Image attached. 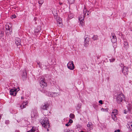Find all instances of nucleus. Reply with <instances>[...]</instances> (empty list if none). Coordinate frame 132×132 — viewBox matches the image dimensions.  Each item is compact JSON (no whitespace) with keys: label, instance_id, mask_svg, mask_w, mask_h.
Returning <instances> with one entry per match:
<instances>
[{"label":"nucleus","instance_id":"nucleus-1","mask_svg":"<svg viewBox=\"0 0 132 132\" xmlns=\"http://www.w3.org/2000/svg\"><path fill=\"white\" fill-rule=\"evenodd\" d=\"M88 12L89 11H87L86 9L84 8L83 10V14L84 15H81L79 18V20L80 21V24L81 26H83L84 25V16L86 15V14L87 13V15H89Z\"/></svg>","mask_w":132,"mask_h":132},{"label":"nucleus","instance_id":"nucleus-2","mask_svg":"<svg viewBox=\"0 0 132 132\" xmlns=\"http://www.w3.org/2000/svg\"><path fill=\"white\" fill-rule=\"evenodd\" d=\"M12 25L11 23H7L6 24V33L7 35H11L12 33Z\"/></svg>","mask_w":132,"mask_h":132},{"label":"nucleus","instance_id":"nucleus-3","mask_svg":"<svg viewBox=\"0 0 132 132\" xmlns=\"http://www.w3.org/2000/svg\"><path fill=\"white\" fill-rule=\"evenodd\" d=\"M40 121L43 127L46 128H48L50 127V125L47 118H46Z\"/></svg>","mask_w":132,"mask_h":132},{"label":"nucleus","instance_id":"nucleus-4","mask_svg":"<svg viewBox=\"0 0 132 132\" xmlns=\"http://www.w3.org/2000/svg\"><path fill=\"white\" fill-rule=\"evenodd\" d=\"M125 99V97L123 94L118 95L117 97V101L118 103H120Z\"/></svg>","mask_w":132,"mask_h":132},{"label":"nucleus","instance_id":"nucleus-5","mask_svg":"<svg viewBox=\"0 0 132 132\" xmlns=\"http://www.w3.org/2000/svg\"><path fill=\"white\" fill-rule=\"evenodd\" d=\"M118 111L116 109L113 110L111 114V116L112 119L116 121L117 120L116 115L117 114Z\"/></svg>","mask_w":132,"mask_h":132},{"label":"nucleus","instance_id":"nucleus-6","mask_svg":"<svg viewBox=\"0 0 132 132\" xmlns=\"http://www.w3.org/2000/svg\"><path fill=\"white\" fill-rule=\"evenodd\" d=\"M67 67L69 69L71 70H73L74 69V65L73 61H69L67 64Z\"/></svg>","mask_w":132,"mask_h":132},{"label":"nucleus","instance_id":"nucleus-7","mask_svg":"<svg viewBox=\"0 0 132 132\" xmlns=\"http://www.w3.org/2000/svg\"><path fill=\"white\" fill-rule=\"evenodd\" d=\"M19 89L18 88L15 89H11L10 92V94L12 95H13L14 96H15L16 95L17 92L19 90Z\"/></svg>","mask_w":132,"mask_h":132},{"label":"nucleus","instance_id":"nucleus-8","mask_svg":"<svg viewBox=\"0 0 132 132\" xmlns=\"http://www.w3.org/2000/svg\"><path fill=\"white\" fill-rule=\"evenodd\" d=\"M40 86L42 88L46 86V83L45 81V80L44 77H42L40 79Z\"/></svg>","mask_w":132,"mask_h":132},{"label":"nucleus","instance_id":"nucleus-9","mask_svg":"<svg viewBox=\"0 0 132 132\" xmlns=\"http://www.w3.org/2000/svg\"><path fill=\"white\" fill-rule=\"evenodd\" d=\"M57 26L60 27H62V24L61 19L59 18H57Z\"/></svg>","mask_w":132,"mask_h":132},{"label":"nucleus","instance_id":"nucleus-10","mask_svg":"<svg viewBox=\"0 0 132 132\" xmlns=\"http://www.w3.org/2000/svg\"><path fill=\"white\" fill-rule=\"evenodd\" d=\"M48 104H44L41 106V108L43 110H47L48 108Z\"/></svg>","mask_w":132,"mask_h":132},{"label":"nucleus","instance_id":"nucleus-11","mask_svg":"<svg viewBox=\"0 0 132 132\" xmlns=\"http://www.w3.org/2000/svg\"><path fill=\"white\" fill-rule=\"evenodd\" d=\"M28 102H24L22 104L20 105V107L21 109H22L26 107V105L28 104Z\"/></svg>","mask_w":132,"mask_h":132},{"label":"nucleus","instance_id":"nucleus-12","mask_svg":"<svg viewBox=\"0 0 132 132\" xmlns=\"http://www.w3.org/2000/svg\"><path fill=\"white\" fill-rule=\"evenodd\" d=\"M128 71V69L126 67H124L122 70L123 73L124 75H126L127 74Z\"/></svg>","mask_w":132,"mask_h":132},{"label":"nucleus","instance_id":"nucleus-13","mask_svg":"<svg viewBox=\"0 0 132 132\" xmlns=\"http://www.w3.org/2000/svg\"><path fill=\"white\" fill-rule=\"evenodd\" d=\"M111 38L112 41H116L117 40L116 37L113 35H112L111 36Z\"/></svg>","mask_w":132,"mask_h":132},{"label":"nucleus","instance_id":"nucleus-14","mask_svg":"<svg viewBox=\"0 0 132 132\" xmlns=\"http://www.w3.org/2000/svg\"><path fill=\"white\" fill-rule=\"evenodd\" d=\"M92 124L91 122H89L88 124L87 125V126L88 129H90L91 128H92Z\"/></svg>","mask_w":132,"mask_h":132},{"label":"nucleus","instance_id":"nucleus-15","mask_svg":"<svg viewBox=\"0 0 132 132\" xmlns=\"http://www.w3.org/2000/svg\"><path fill=\"white\" fill-rule=\"evenodd\" d=\"M74 16V15L72 13H70L69 14L68 16L69 18L70 19H71Z\"/></svg>","mask_w":132,"mask_h":132},{"label":"nucleus","instance_id":"nucleus-16","mask_svg":"<svg viewBox=\"0 0 132 132\" xmlns=\"http://www.w3.org/2000/svg\"><path fill=\"white\" fill-rule=\"evenodd\" d=\"M40 26H39L37 27V28H36L35 30V32H38L39 31H40Z\"/></svg>","mask_w":132,"mask_h":132},{"label":"nucleus","instance_id":"nucleus-17","mask_svg":"<svg viewBox=\"0 0 132 132\" xmlns=\"http://www.w3.org/2000/svg\"><path fill=\"white\" fill-rule=\"evenodd\" d=\"M124 47L127 48L128 47V43L127 42H124Z\"/></svg>","mask_w":132,"mask_h":132},{"label":"nucleus","instance_id":"nucleus-18","mask_svg":"<svg viewBox=\"0 0 132 132\" xmlns=\"http://www.w3.org/2000/svg\"><path fill=\"white\" fill-rule=\"evenodd\" d=\"M21 42H15V43L18 46H21Z\"/></svg>","mask_w":132,"mask_h":132},{"label":"nucleus","instance_id":"nucleus-19","mask_svg":"<svg viewBox=\"0 0 132 132\" xmlns=\"http://www.w3.org/2000/svg\"><path fill=\"white\" fill-rule=\"evenodd\" d=\"M70 117L71 119H73L75 117V115L73 113H71L69 116Z\"/></svg>","mask_w":132,"mask_h":132},{"label":"nucleus","instance_id":"nucleus-20","mask_svg":"<svg viewBox=\"0 0 132 132\" xmlns=\"http://www.w3.org/2000/svg\"><path fill=\"white\" fill-rule=\"evenodd\" d=\"M68 1L70 4H72L75 2V0H68Z\"/></svg>","mask_w":132,"mask_h":132},{"label":"nucleus","instance_id":"nucleus-21","mask_svg":"<svg viewBox=\"0 0 132 132\" xmlns=\"http://www.w3.org/2000/svg\"><path fill=\"white\" fill-rule=\"evenodd\" d=\"M97 36H94L92 38L93 40H97Z\"/></svg>","mask_w":132,"mask_h":132},{"label":"nucleus","instance_id":"nucleus-22","mask_svg":"<svg viewBox=\"0 0 132 132\" xmlns=\"http://www.w3.org/2000/svg\"><path fill=\"white\" fill-rule=\"evenodd\" d=\"M88 42H84V44L85 47H87L88 46Z\"/></svg>","mask_w":132,"mask_h":132},{"label":"nucleus","instance_id":"nucleus-23","mask_svg":"<svg viewBox=\"0 0 132 132\" xmlns=\"http://www.w3.org/2000/svg\"><path fill=\"white\" fill-rule=\"evenodd\" d=\"M27 74L26 72H24L23 73L22 77L23 78H26V77Z\"/></svg>","mask_w":132,"mask_h":132},{"label":"nucleus","instance_id":"nucleus-24","mask_svg":"<svg viewBox=\"0 0 132 132\" xmlns=\"http://www.w3.org/2000/svg\"><path fill=\"white\" fill-rule=\"evenodd\" d=\"M35 114V113L34 114V112H32L31 114V117L32 118H33V117H34L36 115V114Z\"/></svg>","mask_w":132,"mask_h":132},{"label":"nucleus","instance_id":"nucleus-25","mask_svg":"<svg viewBox=\"0 0 132 132\" xmlns=\"http://www.w3.org/2000/svg\"><path fill=\"white\" fill-rule=\"evenodd\" d=\"M101 110L102 111H103V112H104V111L107 112L108 111V110L102 108L101 109Z\"/></svg>","mask_w":132,"mask_h":132},{"label":"nucleus","instance_id":"nucleus-26","mask_svg":"<svg viewBox=\"0 0 132 132\" xmlns=\"http://www.w3.org/2000/svg\"><path fill=\"white\" fill-rule=\"evenodd\" d=\"M16 16L15 15H13L11 16V18L13 19V18H15L16 17Z\"/></svg>","mask_w":132,"mask_h":132},{"label":"nucleus","instance_id":"nucleus-27","mask_svg":"<svg viewBox=\"0 0 132 132\" xmlns=\"http://www.w3.org/2000/svg\"><path fill=\"white\" fill-rule=\"evenodd\" d=\"M21 40L19 38H16L15 39V41H20Z\"/></svg>","mask_w":132,"mask_h":132},{"label":"nucleus","instance_id":"nucleus-28","mask_svg":"<svg viewBox=\"0 0 132 132\" xmlns=\"http://www.w3.org/2000/svg\"><path fill=\"white\" fill-rule=\"evenodd\" d=\"M43 3V1L42 0L41 1H39L38 2V3L39 4H40L41 5H42Z\"/></svg>","mask_w":132,"mask_h":132},{"label":"nucleus","instance_id":"nucleus-29","mask_svg":"<svg viewBox=\"0 0 132 132\" xmlns=\"http://www.w3.org/2000/svg\"><path fill=\"white\" fill-rule=\"evenodd\" d=\"M115 60L114 59H113L110 60L111 62H113Z\"/></svg>","mask_w":132,"mask_h":132},{"label":"nucleus","instance_id":"nucleus-30","mask_svg":"<svg viewBox=\"0 0 132 132\" xmlns=\"http://www.w3.org/2000/svg\"><path fill=\"white\" fill-rule=\"evenodd\" d=\"M99 103L102 104H103L102 101V100H100L99 101Z\"/></svg>","mask_w":132,"mask_h":132},{"label":"nucleus","instance_id":"nucleus-31","mask_svg":"<svg viewBox=\"0 0 132 132\" xmlns=\"http://www.w3.org/2000/svg\"><path fill=\"white\" fill-rule=\"evenodd\" d=\"M35 131L33 129L28 131L27 132H34Z\"/></svg>","mask_w":132,"mask_h":132},{"label":"nucleus","instance_id":"nucleus-32","mask_svg":"<svg viewBox=\"0 0 132 132\" xmlns=\"http://www.w3.org/2000/svg\"><path fill=\"white\" fill-rule=\"evenodd\" d=\"M73 122V121L71 119H70L69 121V122L70 123H72Z\"/></svg>","mask_w":132,"mask_h":132},{"label":"nucleus","instance_id":"nucleus-33","mask_svg":"<svg viewBox=\"0 0 132 132\" xmlns=\"http://www.w3.org/2000/svg\"><path fill=\"white\" fill-rule=\"evenodd\" d=\"M129 127L131 130L132 131V124L130 125V126H129Z\"/></svg>","mask_w":132,"mask_h":132},{"label":"nucleus","instance_id":"nucleus-34","mask_svg":"<svg viewBox=\"0 0 132 132\" xmlns=\"http://www.w3.org/2000/svg\"><path fill=\"white\" fill-rule=\"evenodd\" d=\"M127 112H127V110H124V113L125 114H127Z\"/></svg>","mask_w":132,"mask_h":132},{"label":"nucleus","instance_id":"nucleus-35","mask_svg":"<svg viewBox=\"0 0 132 132\" xmlns=\"http://www.w3.org/2000/svg\"><path fill=\"white\" fill-rule=\"evenodd\" d=\"M3 34L2 33H1V34H0V36L2 37L3 36Z\"/></svg>","mask_w":132,"mask_h":132},{"label":"nucleus","instance_id":"nucleus-36","mask_svg":"<svg viewBox=\"0 0 132 132\" xmlns=\"http://www.w3.org/2000/svg\"><path fill=\"white\" fill-rule=\"evenodd\" d=\"M86 40L89 41V38H86L85 40V41H86Z\"/></svg>","mask_w":132,"mask_h":132},{"label":"nucleus","instance_id":"nucleus-37","mask_svg":"<svg viewBox=\"0 0 132 132\" xmlns=\"http://www.w3.org/2000/svg\"><path fill=\"white\" fill-rule=\"evenodd\" d=\"M70 125V124H69V123H67L66 124H65V126H69V125Z\"/></svg>","mask_w":132,"mask_h":132},{"label":"nucleus","instance_id":"nucleus-38","mask_svg":"<svg viewBox=\"0 0 132 132\" xmlns=\"http://www.w3.org/2000/svg\"><path fill=\"white\" fill-rule=\"evenodd\" d=\"M80 106H79V105H78V106H77V109H80Z\"/></svg>","mask_w":132,"mask_h":132},{"label":"nucleus","instance_id":"nucleus-39","mask_svg":"<svg viewBox=\"0 0 132 132\" xmlns=\"http://www.w3.org/2000/svg\"><path fill=\"white\" fill-rule=\"evenodd\" d=\"M120 130L118 129L117 131H115L114 132H120Z\"/></svg>","mask_w":132,"mask_h":132},{"label":"nucleus","instance_id":"nucleus-40","mask_svg":"<svg viewBox=\"0 0 132 132\" xmlns=\"http://www.w3.org/2000/svg\"><path fill=\"white\" fill-rule=\"evenodd\" d=\"M38 65H39V66H40V63H38Z\"/></svg>","mask_w":132,"mask_h":132},{"label":"nucleus","instance_id":"nucleus-41","mask_svg":"<svg viewBox=\"0 0 132 132\" xmlns=\"http://www.w3.org/2000/svg\"><path fill=\"white\" fill-rule=\"evenodd\" d=\"M59 4H60V5H61L62 4V3H61L60 2L59 3Z\"/></svg>","mask_w":132,"mask_h":132},{"label":"nucleus","instance_id":"nucleus-42","mask_svg":"<svg viewBox=\"0 0 132 132\" xmlns=\"http://www.w3.org/2000/svg\"><path fill=\"white\" fill-rule=\"evenodd\" d=\"M21 99H23V97H21Z\"/></svg>","mask_w":132,"mask_h":132},{"label":"nucleus","instance_id":"nucleus-43","mask_svg":"<svg viewBox=\"0 0 132 132\" xmlns=\"http://www.w3.org/2000/svg\"><path fill=\"white\" fill-rule=\"evenodd\" d=\"M54 94H56H56H57V93H54Z\"/></svg>","mask_w":132,"mask_h":132},{"label":"nucleus","instance_id":"nucleus-44","mask_svg":"<svg viewBox=\"0 0 132 132\" xmlns=\"http://www.w3.org/2000/svg\"><path fill=\"white\" fill-rule=\"evenodd\" d=\"M47 131H49V129H47Z\"/></svg>","mask_w":132,"mask_h":132},{"label":"nucleus","instance_id":"nucleus-45","mask_svg":"<svg viewBox=\"0 0 132 132\" xmlns=\"http://www.w3.org/2000/svg\"><path fill=\"white\" fill-rule=\"evenodd\" d=\"M131 105L132 106V101H131Z\"/></svg>","mask_w":132,"mask_h":132}]
</instances>
